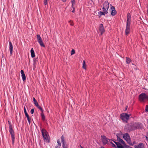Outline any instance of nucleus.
<instances>
[{"mask_svg": "<svg viewBox=\"0 0 148 148\" xmlns=\"http://www.w3.org/2000/svg\"><path fill=\"white\" fill-rule=\"evenodd\" d=\"M131 15L130 13H128L127 14L126 22V27L125 29V34L127 35L130 32V25L131 22Z\"/></svg>", "mask_w": 148, "mask_h": 148, "instance_id": "1", "label": "nucleus"}, {"mask_svg": "<svg viewBox=\"0 0 148 148\" xmlns=\"http://www.w3.org/2000/svg\"><path fill=\"white\" fill-rule=\"evenodd\" d=\"M120 118L125 123H127L129 119L130 115L126 113H123L121 114L120 115Z\"/></svg>", "mask_w": 148, "mask_h": 148, "instance_id": "2", "label": "nucleus"}, {"mask_svg": "<svg viewBox=\"0 0 148 148\" xmlns=\"http://www.w3.org/2000/svg\"><path fill=\"white\" fill-rule=\"evenodd\" d=\"M44 140L49 143L50 142V138L48 135V133L45 130L42 129L41 131Z\"/></svg>", "mask_w": 148, "mask_h": 148, "instance_id": "3", "label": "nucleus"}, {"mask_svg": "<svg viewBox=\"0 0 148 148\" xmlns=\"http://www.w3.org/2000/svg\"><path fill=\"white\" fill-rule=\"evenodd\" d=\"M9 132L11 135L12 144H13L15 139V134L14 130L13 129L12 125L9 126Z\"/></svg>", "mask_w": 148, "mask_h": 148, "instance_id": "4", "label": "nucleus"}, {"mask_svg": "<svg viewBox=\"0 0 148 148\" xmlns=\"http://www.w3.org/2000/svg\"><path fill=\"white\" fill-rule=\"evenodd\" d=\"M139 100L141 101H143L145 99L148 100V96L145 93L140 94L139 96Z\"/></svg>", "mask_w": 148, "mask_h": 148, "instance_id": "5", "label": "nucleus"}, {"mask_svg": "<svg viewBox=\"0 0 148 148\" xmlns=\"http://www.w3.org/2000/svg\"><path fill=\"white\" fill-rule=\"evenodd\" d=\"M127 129L129 131H132L135 130L134 123H131L127 125Z\"/></svg>", "mask_w": 148, "mask_h": 148, "instance_id": "6", "label": "nucleus"}, {"mask_svg": "<svg viewBox=\"0 0 148 148\" xmlns=\"http://www.w3.org/2000/svg\"><path fill=\"white\" fill-rule=\"evenodd\" d=\"M37 38L38 42L40 44V45L41 47H45V46L43 43L42 39L39 34L37 35Z\"/></svg>", "mask_w": 148, "mask_h": 148, "instance_id": "7", "label": "nucleus"}, {"mask_svg": "<svg viewBox=\"0 0 148 148\" xmlns=\"http://www.w3.org/2000/svg\"><path fill=\"white\" fill-rule=\"evenodd\" d=\"M123 138L127 141L128 144L130 143L131 139L130 136L127 133H125L123 135Z\"/></svg>", "mask_w": 148, "mask_h": 148, "instance_id": "8", "label": "nucleus"}, {"mask_svg": "<svg viewBox=\"0 0 148 148\" xmlns=\"http://www.w3.org/2000/svg\"><path fill=\"white\" fill-rule=\"evenodd\" d=\"M61 141L62 143L63 148H68V147L65 141L64 137L62 135L61 137Z\"/></svg>", "mask_w": 148, "mask_h": 148, "instance_id": "9", "label": "nucleus"}, {"mask_svg": "<svg viewBox=\"0 0 148 148\" xmlns=\"http://www.w3.org/2000/svg\"><path fill=\"white\" fill-rule=\"evenodd\" d=\"M101 140L104 144L106 145L108 142V139L106 137L103 135L101 136Z\"/></svg>", "mask_w": 148, "mask_h": 148, "instance_id": "10", "label": "nucleus"}, {"mask_svg": "<svg viewBox=\"0 0 148 148\" xmlns=\"http://www.w3.org/2000/svg\"><path fill=\"white\" fill-rule=\"evenodd\" d=\"M24 112L26 116L27 117V119L28 120V122L30 124L31 122V119L30 118L27 112V111L25 109V108L24 107Z\"/></svg>", "mask_w": 148, "mask_h": 148, "instance_id": "11", "label": "nucleus"}, {"mask_svg": "<svg viewBox=\"0 0 148 148\" xmlns=\"http://www.w3.org/2000/svg\"><path fill=\"white\" fill-rule=\"evenodd\" d=\"M99 30L101 33V35L103 34L105 32V30L102 24H101L99 25Z\"/></svg>", "mask_w": 148, "mask_h": 148, "instance_id": "12", "label": "nucleus"}, {"mask_svg": "<svg viewBox=\"0 0 148 148\" xmlns=\"http://www.w3.org/2000/svg\"><path fill=\"white\" fill-rule=\"evenodd\" d=\"M134 148H145V147L144 144L141 143L138 145H134Z\"/></svg>", "mask_w": 148, "mask_h": 148, "instance_id": "13", "label": "nucleus"}, {"mask_svg": "<svg viewBox=\"0 0 148 148\" xmlns=\"http://www.w3.org/2000/svg\"><path fill=\"white\" fill-rule=\"evenodd\" d=\"M9 50L10 53V55L11 56L12 54V51H13V46L12 42L10 41L9 42Z\"/></svg>", "mask_w": 148, "mask_h": 148, "instance_id": "14", "label": "nucleus"}, {"mask_svg": "<svg viewBox=\"0 0 148 148\" xmlns=\"http://www.w3.org/2000/svg\"><path fill=\"white\" fill-rule=\"evenodd\" d=\"M103 9L104 8L107 9L108 10L109 8V3L107 1H106L103 3Z\"/></svg>", "mask_w": 148, "mask_h": 148, "instance_id": "15", "label": "nucleus"}, {"mask_svg": "<svg viewBox=\"0 0 148 148\" xmlns=\"http://www.w3.org/2000/svg\"><path fill=\"white\" fill-rule=\"evenodd\" d=\"M112 10V11L111 12V15L112 16L115 15L116 13V12L115 10V8L114 6H112L111 8Z\"/></svg>", "mask_w": 148, "mask_h": 148, "instance_id": "16", "label": "nucleus"}, {"mask_svg": "<svg viewBox=\"0 0 148 148\" xmlns=\"http://www.w3.org/2000/svg\"><path fill=\"white\" fill-rule=\"evenodd\" d=\"M113 141L117 146V147L118 148H124V147L120 143L116 142L114 141Z\"/></svg>", "mask_w": 148, "mask_h": 148, "instance_id": "17", "label": "nucleus"}, {"mask_svg": "<svg viewBox=\"0 0 148 148\" xmlns=\"http://www.w3.org/2000/svg\"><path fill=\"white\" fill-rule=\"evenodd\" d=\"M116 136L117 137V140H118L119 143H121L123 145L124 144H125V142L123 140L121 139L117 135H116Z\"/></svg>", "mask_w": 148, "mask_h": 148, "instance_id": "18", "label": "nucleus"}, {"mask_svg": "<svg viewBox=\"0 0 148 148\" xmlns=\"http://www.w3.org/2000/svg\"><path fill=\"white\" fill-rule=\"evenodd\" d=\"M135 130L139 129L140 126V124L138 123H134Z\"/></svg>", "mask_w": 148, "mask_h": 148, "instance_id": "19", "label": "nucleus"}, {"mask_svg": "<svg viewBox=\"0 0 148 148\" xmlns=\"http://www.w3.org/2000/svg\"><path fill=\"white\" fill-rule=\"evenodd\" d=\"M31 53L32 57L34 58L35 57L34 52L33 48H32L31 50Z\"/></svg>", "mask_w": 148, "mask_h": 148, "instance_id": "20", "label": "nucleus"}, {"mask_svg": "<svg viewBox=\"0 0 148 148\" xmlns=\"http://www.w3.org/2000/svg\"><path fill=\"white\" fill-rule=\"evenodd\" d=\"M131 61V60L129 58L126 57V62L127 64H129Z\"/></svg>", "mask_w": 148, "mask_h": 148, "instance_id": "21", "label": "nucleus"}, {"mask_svg": "<svg viewBox=\"0 0 148 148\" xmlns=\"http://www.w3.org/2000/svg\"><path fill=\"white\" fill-rule=\"evenodd\" d=\"M136 143V141L135 140H134L133 142L132 143L131 142V140L130 141V143H128L131 146H133Z\"/></svg>", "mask_w": 148, "mask_h": 148, "instance_id": "22", "label": "nucleus"}, {"mask_svg": "<svg viewBox=\"0 0 148 148\" xmlns=\"http://www.w3.org/2000/svg\"><path fill=\"white\" fill-rule=\"evenodd\" d=\"M41 117H42V119L43 121H44L45 119V116L44 114L43 113V112H42L41 114Z\"/></svg>", "mask_w": 148, "mask_h": 148, "instance_id": "23", "label": "nucleus"}, {"mask_svg": "<svg viewBox=\"0 0 148 148\" xmlns=\"http://www.w3.org/2000/svg\"><path fill=\"white\" fill-rule=\"evenodd\" d=\"M22 77L23 81H24L26 80V76L25 74L22 75Z\"/></svg>", "mask_w": 148, "mask_h": 148, "instance_id": "24", "label": "nucleus"}, {"mask_svg": "<svg viewBox=\"0 0 148 148\" xmlns=\"http://www.w3.org/2000/svg\"><path fill=\"white\" fill-rule=\"evenodd\" d=\"M36 107H37L39 109H40L41 110V111L42 112H43V110L42 109L40 106L39 105H38V106H37Z\"/></svg>", "mask_w": 148, "mask_h": 148, "instance_id": "25", "label": "nucleus"}, {"mask_svg": "<svg viewBox=\"0 0 148 148\" xmlns=\"http://www.w3.org/2000/svg\"><path fill=\"white\" fill-rule=\"evenodd\" d=\"M36 107H37L39 109H40L41 110V111L42 112H43V110L42 109L40 106L39 105H38V106H37Z\"/></svg>", "mask_w": 148, "mask_h": 148, "instance_id": "26", "label": "nucleus"}, {"mask_svg": "<svg viewBox=\"0 0 148 148\" xmlns=\"http://www.w3.org/2000/svg\"><path fill=\"white\" fill-rule=\"evenodd\" d=\"M103 12L105 14H107L108 13L107 10H107V9L104 8L103 9Z\"/></svg>", "mask_w": 148, "mask_h": 148, "instance_id": "27", "label": "nucleus"}, {"mask_svg": "<svg viewBox=\"0 0 148 148\" xmlns=\"http://www.w3.org/2000/svg\"><path fill=\"white\" fill-rule=\"evenodd\" d=\"M98 14L99 15H100V16H101L102 15H105V13L103 12L100 11L98 12Z\"/></svg>", "mask_w": 148, "mask_h": 148, "instance_id": "28", "label": "nucleus"}, {"mask_svg": "<svg viewBox=\"0 0 148 148\" xmlns=\"http://www.w3.org/2000/svg\"><path fill=\"white\" fill-rule=\"evenodd\" d=\"M86 64H85V61L84 60L83 62V68L85 69L86 68Z\"/></svg>", "mask_w": 148, "mask_h": 148, "instance_id": "29", "label": "nucleus"}, {"mask_svg": "<svg viewBox=\"0 0 148 148\" xmlns=\"http://www.w3.org/2000/svg\"><path fill=\"white\" fill-rule=\"evenodd\" d=\"M123 145V146H124L125 147H124L125 148H130V147L129 146L125 144H125H124Z\"/></svg>", "mask_w": 148, "mask_h": 148, "instance_id": "30", "label": "nucleus"}, {"mask_svg": "<svg viewBox=\"0 0 148 148\" xmlns=\"http://www.w3.org/2000/svg\"><path fill=\"white\" fill-rule=\"evenodd\" d=\"M71 2L72 3V7H73V6L74 4L75 3V0H71Z\"/></svg>", "mask_w": 148, "mask_h": 148, "instance_id": "31", "label": "nucleus"}, {"mask_svg": "<svg viewBox=\"0 0 148 148\" xmlns=\"http://www.w3.org/2000/svg\"><path fill=\"white\" fill-rule=\"evenodd\" d=\"M69 22L70 23V25L71 26H73V21L70 20L69 21Z\"/></svg>", "mask_w": 148, "mask_h": 148, "instance_id": "32", "label": "nucleus"}, {"mask_svg": "<svg viewBox=\"0 0 148 148\" xmlns=\"http://www.w3.org/2000/svg\"><path fill=\"white\" fill-rule=\"evenodd\" d=\"M75 53V50L74 49H72L71 52V54L72 55Z\"/></svg>", "mask_w": 148, "mask_h": 148, "instance_id": "33", "label": "nucleus"}, {"mask_svg": "<svg viewBox=\"0 0 148 148\" xmlns=\"http://www.w3.org/2000/svg\"><path fill=\"white\" fill-rule=\"evenodd\" d=\"M57 142L58 144V145L59 146H61V144L60 141V140L59 139H58L57 140Z\"/></svg>", "mask_w": 148, "mask_h": 148, "instance_id": "34", "label": "nucleus"}, {"mask_svg": "<svg viewBox=\"0 0 148 148\" xmlns=\"http://www.w3.org/2000/svg\"><path fill=\"white\" fill-rule=\"evenodd\" d=\"M145 110L146 112H148V105H147L146 106Z\"/></svg>", "mask_w": 148, "mask_h": 148, "instance_id": "35", "label": "nucleus"}, {"mask_svg": "<svg viewBox=\"0 0 148 148\" xmlns=\"http://www.w3.org/2000/svg\"><path fill=\"white\" fill-rule=\"evenodd\" d=\"M111 144L112 145V147H116V145L114 144L112 142H110Z\"/></svg>", "mask_w": 148, "mask_h": 148, "instance_id": "36", "label": "nucleus"}, {"mask_svg": "<svg viewBox=\"0 0 148 148\" xmlns=\"http://www.w3.org/2000/svg\"><path fill=\"white\" fill-rule=\"evenodd\" d=\"M34 105L36 106H38V104L37 101H36V102H34Z\"/></svg>", "mask_w": 148, "mask_h": 148, "instance_id": "37", "label": "nucleus"}, {"mask_svg": "<svg viewBox=\"0 0 148 148\" xmlns=\"http://www.w3.org/2000/svg\"><path fill=\"white\" fill-rule=\"evenodd\" d=\"M34 109H31V110L30 112L31 114H33L34 113Z\"/></svg>", "mask_w": 148, "mask_h": 148, "instance_id": "38", "label": "nucleus"}, {"mask_svg": "<svg viewBox=\"0 0 148 148\" xmlns=\"http://www.w3.org/2000/svg\"><path fill=\"white\" fill-rule=\"evenodd\" d=\"M47 0H44V4L45 5H46L47 4Z\"/></svg>", "mask_w": 148, "mask_h": 148, "instance_id": "39", "label": "nucleus"}, {"mask_svg": "<svg viewBox=\"0 0 148 148\" xmlns=\"http://www.w3.org/2000/svg\"><path fill=\"white\" fill-rule=\"evenodd\" d=\"M146 135H147V136H146L145 138H146V140L147 141H148V132L147 133Z\"/></svg>", "mask_w": 148, "mask_h": 148, "instance_id": "40", "label": "nucleus"}, {"mask_svg": "<svg viewBox=\"0 0 148 148\" xmlns=\"http://www.w3.org/2000/svg\"><path fill=\"white\" fill-rule=\"evenodd\" d=\"M8 124H9V126H11V125H12V124H11V122L10 121H8Z\"/></svg>", "mask_w": 148, "mask_h": 148, "instance_id": "41", "label": "nucleus"}, {"mask_svg": "<svg viewBox=\"0 0 148 148\" xmlns=\"http://www.w3.org/2000/svg\"><path fill=\"white\" fill-rule=\"evenodd\" d=\"M21 75H23L24 73V71L23 70H21Z\"/></svg>", "mask_w": 148, "mask_h": 148, "instance_id": "42", "label": "nucleus"}, {"mask_svg": "<svg viewBox=\"0 0 148 148\" xmlns=\"http://www.w3.org/2000/svg\"><path fill=\"white\" fill-rule=\"evenodd\" d=\"M33 100L34 102H36V100L35 99V98L34 97H33Z\"/></svg>", "mask_w": 148, "mask_h": 148, "instance_id": "43", "label": "nucleus"}, {"mask_svg": "<svg viewBox=\"0 0 148 148\" xmlns=\"http://www.w3.org/2000/svg\"><path fill=\"white\" fill-rule=\"evenodd\" d=\"M72 8H73V10L72 11V12H75V8L73 7H73H72Z\"/></svg>", "mask_w": 148, "mask_h": 148, "instance_id": "44", "label": "nucleus"}, {"mask_svg": "<svg viewBox=\"0 0 148 148\" xmlns=\"http://www.w3.org/2000/svg\"><path fill=\"white\" fill-rule=\"evenodd\" d=\"M37 59L36 58L35 59H34V62H36V61H37Z\"/></svg>", "mask_w": 148, "mask_h": 148, "instance_id": "45", "label": "nucleus"}, {"mask_svg": "<svg viewBox=\"0 0 148 148\" xmlns=\"http://www.w3.org/2000/svg\"><path fill=\"white\" fill-rule=\"evenodd\" d=\"M127 106H126V108H125V111H126V110H127Z\"/></svg>", "mask_w": 148, "mask_h": 148, "instance_id": "46", "label": "nucleus"}, {"mask_svg": "<svg viewBox=\"0 0 148 148\" xmlns=\"http://www.w3.org/2000/svg\"><path fill=\"white\" fill-rule=\"evenodd\" d=\"M147 14H148V4L147 5Z\"/></svg>", "mask_w": 148, "mask_h": 148, "instance_id": "47", "label": "nucleus"}, {"mask_svg": "<svg viewBox=\"0 0 148 148\" xmlns=\"http://www.w3.org/2000/svg\"><path fill=\"white\" fill-rule=\"evenodd\" d=\"M62 1L63 2H65L66 1V0H62Z\"/></svg>", "mask_w": 148, "mask_h": 148, "instance_id": "48", "label": "nucleus"}, {"mask_svg": "<svg viewBox=\"0 0 148 148\" xmlns=\"http://www.w3.org/2000/svg\"><path fill=\"white\" fill-rule=\"evenodd\" d=\"M80 148H83V147L82 146H81V145H80Z\"/></svg>", "mask_w": 148, "mask_h": 148, "instance_id": "49", "label": "nucleus"}, {"mask_svg": "<svg viewBox=\"0 0 148 148\" xmlns=\"http://www.w3.org/2000/svg\"><path fill=\"white\" fill-rule=\"evenodd\" d=\"M55 148H60V147L58 148V147H55Z\"/></svg>", "mask_w": 148, "mask_h": 148, "instance_id": "50", "label": "nucleus"}, {"mask_svg": "<svg viewBox=\"0 0 148 148\" xmlns=\"http://www.w3.org/2000/svg\"><path fill=\"white\" fill-rule=\"evenodd\" d=\"M101 148H104V147H101Z\"/></svg>", "mask_w": 148, "mask_h": 148, "instance_id": "51", "label": "nucleus"}]
</instances>
